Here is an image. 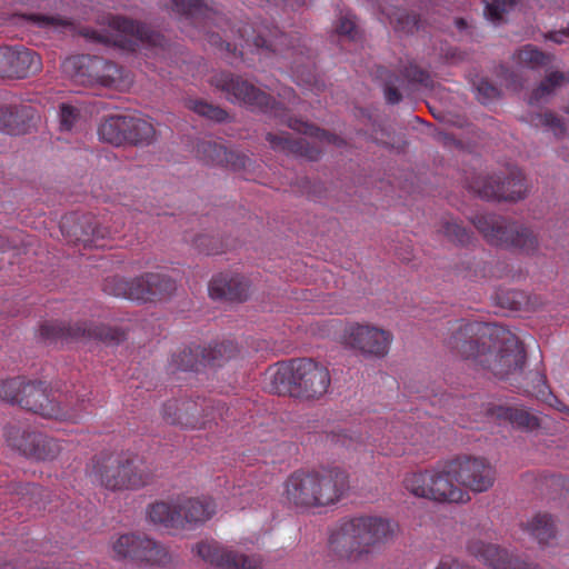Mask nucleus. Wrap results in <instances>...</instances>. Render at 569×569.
Returning <instances> with one entry per match:
<instances>
[{
	"mask_svg": "<svg viewBox=\"0 0 569 569\" xmlns=\"http://www.w3.org/2000/svg\"><path fill=\"white\" fill-rule=\"evenodd\" d=\"M478 91L487 99H493L499 96V89L486 80L480 81Z\"/></svg>",
	"mask_w": 569,
	"mask_h": 569,
	"instance_id": "774afa93",
	"label": "nucleus"
},
{
	"mask_svg": "<svg viewBox=\"0 0 569 569\" xmlns=\"http://www.w3.org/2000/svg\"><path fill=\"white\" fill-rule=\"evenodd\" d=\"M287 124L292 130H296L310 137L319 138L321 140H327L328 142H332L336 139L335 134L329 133L328 131L320 129L315 124L303 122L299 119L289 118Z\"/></svg>",
	"mask_w": 569,
	"mask_h": 569,
	"instance_id": "3c124183",
	"label": "nucleus"
},
{
	"mask_svg": "<svg viewBox=\"0 0 569 569\" xmlns=\"http://www.w3.org/2000/svg\"><path fill=\"white\" fill-rule=\"evenodd\" d=\"M475 228L495 247L518 251L528 256L538 252V234L529 227L502 216L488 213L471 218Z\"/></svg>",
	"mask_w": 569,
	"mask_h": 569,
	"instance_id": "20e7f679",
	"label": "nucleus"
},
{
	"mask_svg": "<svg viewBox=\"0 0 569 569\" xmlns=\"http://www.w3.org/2000/svg\"><path fill=\"white\" fill-rule=\"evenodd\" d=\"M176 362L183 371H199L200 367H206L204 349L199 346L186 348L177 356Z\"/></svg>",
	"mask_w": 569,
	"mask_h": 569,
	"instance_id": "c03bdc74",
	"label": "nucleus"
},
{
	"mask_svg": "<svg viewBox=\"0 0 569 569\" xmlns=\"http://www.w3.org/2000/svg\"><path fill=\"white\" fill-rule=\"evenodd\" d=\"M197 552L204 561L222 569H238V553L227 550L217 543L201 542Z\"/></svg>",
	"mask_w": 569,
	"mask_h": 569,
	"instance_id": "7c9ffc66",
	"label": "nucleus"
},
{
	"mask_svg": "<svg viewBox=\"0 0 569 569\" xmlns=\"http://www.w3.org/2000/svg\"><path fill=\"white\" fill-rule=\"evenodd\" d=\"M8 64L7 78L11 79H23L41 69L38 53L24 47H9Z\"/></svg>",
	"mask_w": 569,
	"mask_h": 569,
	"instance_id": "393cba45",
	"label": "nucleus"
},
{
	"mask_svg": "<svg viewBox=\"0 0 569 569\" xmlns=\"http://www.w3.org/2000/svg\"><path fill=\"white\" fill-rule=\"evenodd\" d=\"M349 489L348 473L340 468L322 472H293L286 481V498L296 507H319L337 502Z\"/></svg>",
	"mask_w": 569,
	"mask_h": 569,
	"instance_id": "7ed1b4c3",
	"label": "nucleus"
},
{
	"mask_svg": "<svg viewBox=\"0 0 569 569\" xmlns=\"http://www.w3.org/2000/svg\"><path fill=\"white\" fill-rule=\"evenodd\" d=\"M94 476L109 490L136 489L148 483V477L123 452L101 451L92 458Z\"/></svg>",
	"mask_w": 569,
	"mask_h": 569,
	"instance_id": "423d86ee",
	"label": "nucleus"
},
{
	"mask_svg": "<svg viewBox=\"0 0 569 569\" xmlns=\"http://www.w3.org/2000/svg\"><path fill=\"white\" fill-rule=\"evenodd\" d=\"M397 528V523L380 517H357L341 525L331 536L330 546L340 558L358 560L391 541Z\"/></svg>",
	"mask_w": 569,
	"mask_h": 569,
	"instance_id": "f03ea898",
	"label": "nucleus"
},
{
	"mask_svg": "<svg viewBox=\"0 0 569 569\" xmlns=\"http://www.w3.org/2000/svg\"><path fill=\"white\" fill-rule=\"evenodd\" d=\"M172 10L186 16H197L203 12L207 6L202 0H171Z\"/></svg>",
	"mask_w": 569,
	"mask_h": 569,
	"instance_id": "13d9d810",
	"label": "nucleus"
},
{
	"mask_svg": "<svg viewBox=\"0 0 569 569\" xmlns=\"http://www.w3.org/2000/svg\"><path fill=\"white\" fill-rule=\"evenodd\" d=\"M216 86L233 96L236 100L243 101L263 112L274 111V114L278 116V110L283 109L282 104L271 96L232 73H220L216 79Z\"/></svg>",
	"mask_w": 569,
	"mask_h": 569,
	"instance_id": "2eb2a0df",
	"label": "nucleus"
},
{
	"mask_svg": "<svg viewBox=\"0 0 569 569\" xmlns=\"http://www.w3.org/2000/svg\"><path fill=\"white\" fill-rule=\"evenodd\" d=\"M61 229L67 232L71 241L82 242L84 247L104 246L101 241L107 236V229L101 228L97 219L90 214L66 218L61 223Z\"/></svg>",
	"mask_w": 569,
	"mask_h": 569,
	"instance_id": "4be33fe9",
	"label": "nucleus"
},
{
	"mask_svg": "<svg viewBox=\"0 0 569 569\" xmlns=\"http://www.w3.org/2000/svg\"><path fill=\"white\" fill-rule=\"evenodd\" d=\"M497 305L502 309L519 311L528 303L527 296L520 290H500L496 293Z\"/></svg>",
	"mask_w": 569,
	"mask_h": 569,
	"instance_id": "de8ad7c7",
	"label": "nucleus"
},
{
	"mask_svg": "<svg viewBox=\"0 0 569 569\" xmlns=\"http://www.w3.org/2000/svg\"><path fill=\"white\" fill-rule=\"evenodd\" d=\"M336 31L340 36H347L350 39H355L357 36L356 22L348 16L340 17Z\"/></svg>",
	"mask_w": 569,
	"mask_h": 569,
	"instance_id": "0e129e2a",
	"label": "nucleus"
},
{
	"mask_svg": "<svg viewBox=\"0 0 569 569\" xmlns=\"http://www.w3.org/2000/svg\"><path fill=\"white\" fill-rule=\"evenodd\" d=\"M330 382L326 367L310 358H298L278 363L270 375L269 389L279 396L317 400L327 393Z\"/></svg>",
	"mask_w": 569,
	"mask_h": 569,
	"instance_id": "f257e3e1",
	"label": "nucleus"
},
{
	"mask_svg": "<svg viewBox=\"0 0 569 569\" xmlns=\"http://www.w3.org/2000/svg\"><path fill=\"white\" fill-rule=\"evenodd\" d=\"M133 279L127 280L119 276L107 277L102 283L104 293L114 297H122L126 299L134 300L133 296Z\"/></svg>",
	"mask_w": 569,
	"mask_h": 569,
	"instance_id": "a18cd8bd",
	"label": "nucleus"
},
{
	"mask_svg": "<svg viewBox=\"0 0 569 569\" xmlns=\"http://www.w3.org/2000/svg\"><path fill=\"white\" fill-rule=\"evenodd\" d=\"M24 377H14L0 381V399L11 405H18Z\"/></svg>",
	"mask_w": 569,
	"mask_h": 569,
	"instance_id": "603ef678",
	"label": "nucleus"
},
{
	"mask_svg": "<svg viewBox=\"0 0 569 569\" xmlns=\"http://www.w3.org/2000/svg\"><path fill=\"white\" fill-rule=\"evenodd\" d=\"M383 77V93L387 103L397 104L402 100V93L398 89L397 84L401 82V78L390 71L385 70L381 73Z\"/></svg>",
	"mask_w": 569,
	"mask_h": 569,
	"instance_id": "864d4df0",
	"label": "nucleus"
},
{
	"mask_svg": "<svg viewBox=\"0 0 569 569\" xmlns=\"http://www.w3.org/2000/svg\"><path fill=\"white\" fill-rule=\"evenodd\" d=\"M133 296L136 301L157 302L171 298L176 290V281L168 274L146 272L133 278Z\"/></svg>",
	"mask_w": 569,
	"mask_h": 569,
	"instance_id": "aec40b11",
	"label": "nucleus"
},
{
	"mask_svg": "<svg viewBox=\"0 0 569 569\" xmlns=\"http://www.w3.org/2000/svg\"><path fill=\"white\" fill-rule=\"evenodd\" d=\"M448 472V461L437 471H423L406 477L403 483L412 495L436 502H463L467 493Z\"/></svg>",
	"mask_w": 569,
	"mask_h": 569,
	"instance_id": "6e6552de",
	"label": "nucleus"
},
{
	"mask_svg": "<svg viewBox=\"0 0 569 569\" xmlns=\"http://www.w3.org/2000/svg\"><path fill=\"white\" fill-rule=\"evenodd\" d=\"M467 551L478 561L492 569H540L537 565L526 562L518 557L509 555L506 549L480 539L469 540Z\"/></svg>",
	"mask_w": 569,
	"mask_h": 569,
	"instance_id": "6ab92c4d",
	"label": "nucleus"
},
{
	"mask_svg": "<svg viewBox=\"0 0 569 569\" xmlns=\"http://www.w3.org/2000/svg\"><path fill=\"white\" fill-rule=\"evenodd\" d=\"M179 505L181 510L182 528L187 523H198L208 520L214 513L212 501H201L198 499H184Z\"/></svg>",
	"mask_w": 569,
	"mask_h": 569,
	"instance_id": "f704fd0d",
	"label": "nucleus"
},
{
	"mask_svg": "<svg viewBox=\"0 0 569 569\" xmlns=\"http://www.w3.org/2000/svg\"><path fill=\"white\" fill-rule=\"evenodd\" d=\"M372 130L376 133H380L382 137H386L387 140L375 138L372 141L378 146L385 147L390 150H396L397 153H402L406 151L408 147V141L403 138H399L397 140L393 139L390 130L380 122H372Z\"/></svg>",
	"mask_w": 569,
	"mask_h": 569,
	"instance_id": "09e8293b",
	"label": "nucleus"
},
{
	"mask_svg": "<svg viewBox=\"0 0 569 569\" xmlns=\"http://www.w3.org/2000/svg\"><path fill=\"white\" fill-rule=\"evenodd\" d=\"M237 565L238 569H259L261 567L258 558L240 553H238Z\"/></svg>",
	"mask_w": 569,
	"mask_h": 569,
	"instance_id": "69168bd1",
	"label": "nucleus"
},
{
	"mask_svg": "<svg viewBox=\"0 0 569 569\" xmlns=\"http://www.w3.org/2000/svg\"><path fill=\"white\" fill-rule=\"evenodd\" d=\"M493 413L499 419L508 420L518 428L532 430L539 426V419L529 411L511 406H497Z\"/></svg>",
	"mask_w": 569,
	"mask_h": 569,
	"instance_id": "58836bf2",
	"label": "nucleus"
},
{
	"mask_svg": "<svg viewBox=\"0 0 569 569\" xmlns=\"http://www.w3.org/2000/svg\"><path fill=\"white\" fill-rule=\"evenodd\" d=\"M515 57L520 64L530 69L548 67L555 59L552 54L546 53L532 44H526L518 49Z\"/></svg>",
	"mask_w": 569,
	"mask_h": 569,
	"instance_id": "79ce46f5",
	"label": "nucleus"
},
{
	"mask_svg": "<svg viewBox=\"0 0 569 569\" xmlns=\"http://www.w3.org/2000/svg\"><path fill=\"white\" fill-rule=\"evenodd\" d=\"M8 439L23 456L36 460H52L60 452L59 442L39 431H20L11 428Z\"/></svg>",
	"mask_w": 569,
	"mask_h": 569,
	"instance_id": "f3484780",
	"label": "nucleus"
},
{
	"mask_svg": "<svg viewBox=\"0 0 569 569\" xmlns=\"http://www.w3.org/2000/svg\"><path fill=\"white\" fill-rule=\"evenodd\" d=\"M60 128L70 131L79 118V110L70 104H61L60 107Z\"/></svg>",
	"mask_w": 569,
	"mask_h": 569,
	"instance_id": "680f3d73",
	"label": "nucleus"
},
{
	"mask_svg": "<svg viewBox=\"0 0 569 569\" xmlns=\"http://www.w3.org/2000/svg\"><path fill=\"white\" fill-rule=\"evenodd\" d=\"M439 232L457 247H468L476 241L473 232L456 219H443Z\"/></svg>",
	"mask_w": 569,
	"mask_h": 569,
	"instance_id": "e433bc0d",
	"label": "nucleus"
},
{
	"mask_svg": "<svg viewBox=\"0 0 569 569\" xmlns=\"http://www.w3.org/2000/svg\"><path fill=\"white\" fill-rule=\"evenodd\" d=\"M253 44L271 53H282L289 48V37L278 27H263L253 38Z\"/></svg>",
	"mask_w": 569,
	"mask_h": 569,
	"instance_id": "473e14b6",
	"label": "nucleus"
},
{
	"mask_svg": "<svg viewBox=\"0 0 569 569\" xmlns=\"http://www.w3.org/2000/svg\"><path fill=\"white\" fill-rule=\"evenodd\" d=\"M190 110L214 122H223L228 113L222 108L208 103L204 100L190 99L187 102Z\"/></svg>",
	"mask_w": 569,
	"mask_h": 569,
	"instance_id": "49530a36",
	"label": "nucleus"
},
{
	"mask_svg": "<svg viewBox=\"0 0 569 569\" xmlns=\"http://www.w3.org/2000/svg\"><path fill=\"white\" fill-rule=\"evenodd\" d=\"M148 516L153 523L166 528H182L181 510L179 505L158 501L150 506Z\"/></svg>",
	"mask_w": 569,
	"mask_h": 569,
	"instance_id": "c9c22d12",
	"label": "nucleus"
},
{
	"mask_svg": "<svg viewBox=\"0 0 569 569\" xmlns=\"http://www.w3.org/2000/svg\"><path fill=\"white\" fill-rule=\"evenodd\" d=\"M485 16L493 23L507 21V16L512 12L521 0H483Z\"/></svg>",
	"mask_w": 569,
	"mask_h": 569,
	"instance_id": "37998d69",
	"label": "nucleus"
},
{
	"mask_svg": "<svg viewBox=\"0 0 569 569\" xmlns=\"http://www.w3.org/2000/svg\"><path fill=\"white\" fill-rule=\"evenodd\" d=\"M327 193V188L321 181H312L310 188L306 190V196L313 200L322 199Z\"/></svg>",
	"mask_w": 569,
	"mask_h": 569,
	"instance_id": "338daca9",
	"label": "nucleus"
},
{
	"mask_svg": "<svg viewBox=\"0 0 569 569\" xmlns=\"http://www.w3.org/2000/svg\"><path fill=\"white\" fill-rule=\"evenodd\" d=\"M194 248L204 254H218L223 251V242L216 236L201 233L192 239Z\"/></svg>",
	"mask_w": 569,
	"mask_h": 569,
	"instance_id": "8fccbe9b",
	"label": "nucleus"
},
{
	"mask_svg": "<svg viewBox=\"0 0 569 569\" xmlns=\"http://www.w3.org/2000/svg\"><path fill=\"white\" fill-rule=\"evenodd\" d=\"M388 19L392 30L399 36H413L427 26V21L418 12L405 8H396L388 14Z\"/></svg>",
	"mask_w": 569,
	"mask_h": 569,
	"instance_id": "c85d7f7f",
	"label": "nucleus"
},
{
	"mask_svg": "<svg viewBox=\"0 0 569 569\" xmlns=\"http://www.w3.org/2000/svg\"><path fill=\"white\" fill-rule=\"evenodd\" d=\"M116 27L119 31L132 37V39L129 40L131 47L137 46L138 41L146 42L153 47H161L166 41L160 32L152 30L144 23L131 19L118 18L116 20Z\"/></svg>",
	"mask_w": 569,
	"mask_h": 569,
	"instance_id": "bb28decb",
	"label": "nucleus"
},
{
	"mask_svg": "<svg viewBox=\"0 0 569 569\" xmlns=\"http://www.w3.org/2000/svg\"><path fill=\"white\" fill-rule=\"evenodd\" d=\"M23 19L28 22H32L39 28H57L66 24V22L59 17L46 16L40 13L23 14Z\"/></svg>",
	"mask_w": 569,
	"mask_h": 569,
	"instance_id": "052dcab7",
	"label": "nucleus"
},
{
	"mask_svg": "<svg viewBox=\"0 0 569 569\" xmlns=\"http://www.w3.org/2000/svg\"><path fill=\"white\" fill-rule=\"evenodd\" d=\"M502 183L507 192L519 190V193L515 194L516 197L512 200H508L509 202H516L526 197L525 179L520 171H511L509 174L502 176Z\"/></svg>",
	"mask_w": 569,
	"mask_h": 569,
	"instance_id": "6e6d98bb",
	"label": "nucleus"
},
{
	"mask_svg": "<svg viewBox=\"0 0 569 569\" xmlns=\"http://www.w3.org/2000/svg\"><path fill=\"white\" fill-rule=\"evenodd\" d=\"M526 483H533V491L541 495H553L558 491L566 489L569 491V480L560 475H540L526 473L523 476Z\"/></svg>",
	"mask_w": 569,
	"mask_h": 569,
	"instance_id": "4c0bfd02",
	"label": "nucleus"
},
{
	"mask_svg": "<svg viewBox=\"0 0 569 569\" xmlns=\"http://www.w3.org/2000/svg\"><path fill=\"white\" fill-rule=\"evenodd\" d=\"M98 133L101 140L114 146H149L154 139V128L150 122L127 114L108 117L99 126Z\"/></svg>",
	"mask_w": 569,
	"mask_h": 569,
	"instance_id": "9d476101",
	"label": "nucleus"
},
{
	"mask_svg": "<svg viewBox=\"0 0 569 569\" xmlns=\"http://www.w3.org/2000/svg\"><path fill=\"white\" fill-rule=\"evenodd\" d=\"M193 152L196 158L207 164H220L226 159L227 148L210 139H197Z\"/></svg>",
	"mask_w": 569,
	"mask_h": 569,
	"instance_id": "a19ab883",
	"label": "nucleus"
},
{
	"mask_svg": "<svg viewBox=\"0 0 569 569\" xmlns=\"http://www.w3.org/2000/svg\"><path fill=\"white\" fill-rule=\"evenodd\" d=\"M510 383L518 390L537 398L545 397L548 392L546 377L539 369L526 372L525 368H521L520 375L512 377Z\"/></svg>",
	"mask_w": 569,
	"mask_h": 569,
	"instance_id": "c756f323",
	"label": "nucleus"
},
{
	"mask_svg": "<svg viewBox=\"0 0 569 569\" xmlns=\"http://www.w3.org/2000/svg\"><path fill=\"white\" fill-rule=\"evenodd\" d=\"M114 551L133 560L148 563H163L167 559L166 549L144 535L127 533L118 538Z\"/></svg>",
	"mask_w": 569,
	"mask_h": 569,
	"instance_id": "a211bd4d",
	"label": "nucleus"
},
{
	"mask_svg": "<svg viewBox=\"0 0 569 569\" xmlns=\"http://www.w3.org/2000/svg\"><path fill=\"white\" fill-rule=\"evenodd\" d=\"M34 117L36 109L28 104L0 106V131L9 134H24Z\"/></svg>",
	"mask_w": 569,
	"mask_h": 569,
	"instance_id": "b1692460",
	"label": "nucleus"
},
{
	"mask_svg": "<svg viewBox=\"0 0 569 569\" xmlns=\"http://www.w3.org/2000/svg\"><path fill=\"white\" fill-rule=\"evenodd\" d=\"M209 406L204 400L171 399L163 405L162 417L164 421L183 429H201L208 422Z\"/></svg>",
	"mask_w": 569,
	"mask_h": 569,
	"instance_id": "dca6fc26",
	"label": "nucleus"
},
{
	"mask_svg": "<svg viewBox=\"0 0 569 569\" xmlns=\"http://www.w3.org/2000/svg\"><path fill=\"white\" fill-rule=\"evenodd\" d=\"M392 341V335L383 329L352 323L345 329V345L367 358H383Z\"/></svg>",
	"mask_w": 569,
	"mask_h": 569,
	"instance_id": "ddd939ff",
	"label": "nucleus"
},
{
	"mask_svg": "<svg viewBox=\"0 0 569 569\" xmlns=\"http://www.w3.org/2000/svg\"><path fill=\"white\" fill-rule=\"evenodd\" d=\"M401 76L406 78L409 82L420 83L425 87H428L431 82L429 73L413 63H408L399 69Z\"/></svg>",
	"mask_w": 569,
	"mask_h": 569,
	"instance_id": "4d7b16f0",
	"label": "nucleus"
},
{
	"mask_svg": "<svg viewBox=\"0 0 569 569\" xmlns=\"http://www.w3.org/2000/svg\"><path fill=\"white\" fill-rule=\"evenodd\" d=\"M448 472L460 488L465 487L473 492L489 490L496 480V469L481 457H457L448 461Z\"/></svg>",
	"mask_w": 569,
	"mask_h": 569,
	"instance_id": "f8f14e48",
	"label": "nucleus"
},
{
	"mask_svg": "<svg viewBox=\"0 0 569 569\" xmlns=\"http://www.w3.org/2000/svg\"><path fill=\"white\" fill-rule=\"evenodd\" d=\"M18 406L46 418L58 417L60 409L51 399L50 390L43 381L23 379Z\"/></svg>",
	"mask_w": 569,
	"mask_h": 569,
	"instance_id": "412c9836",
	"label": "nucleus"
},
{
	"mask_svg": "<svg viewBox=\"0 0 569 569\" xmlns=\"http://www.w3.org/2000/svg\"><path fill=\"white\" fill-rule=\"evenodd\" d=\"M266 140L274 151L290 152L306 157L311 161H317L321 153V151L317 147L312 146L307 139H292L287 132H282L280 134L268 132L266 134Z\"/></svg>",
	"mask_w": 569,
	"mask_h": 569,
	"instance_id": "a878e982",
	"label": "nucleus"
},
{
	"mask_svg": "<svg viewBox=\"0 0 569 569\" xmlns=\"http://www.w3.org/2000/svg\"><path fill=\"white\" fill-rule=\"evenodd\" d=\"M40 335L50 341H90L99 340L108 346H118L127 339V332L117 327L106 325H87L51 321L40 327Z\"/></svg>",
	"mask_w": 569,
	"mask_h": 569,
	"instance_id": "1a4fd4ad",
	"label": "nucleus"
},
{
	"mask_svg": "<svg viewBox=\"0 0 569 569\" xmlns=\"http://www.w3.org/2000/svg\"><path fill=\"white\" fill-rule=\"evenodd\" d=\"M523 529L533 537L540 545H547L557 535V528L551 515L539 512L526 523Z\"/></svg>",
	"mask_w": 569,
	"mask_h": 569,
	"instance_id": "72a5a7b5",
	"label": "nucleus"
},
{
	"mask_svg": "<svg viewBox=\"0 0 569 569\" xmlns=\"http://www.w3.org/2000/svg\"><path fill=\"white\" fill-rule=\"evenodd\" d=\"M495 327L465 319L448 321L447 331L442 333V342L453 353L477 365L480 353L489 348L490 338L496 336Z\"/></svg>",
	"mask_w": 569,
	"mask_h": 569,
	"instance_id": "0eeeda50",
	"label": "nucleus"
},
{
	"mask_svg": "<svg viewBox=\"0 0 569 569\" xmlns=\"http://www.w3.org/2000/svg\"><path fill=\"white\" fill-rule=\"evenodd\" d=\"M531 122L535 126H543L553 131L555 136L560 137L565 132L562 120L553 112L546 111L542 113H535L531 116Z\"/></svg>",
	"mask_w": 569,
	"mask_h": 569,
	"instance_id": "5fc2aeb1",
	"label": "nucleus"
},
{
	"mask_svg": "<svg viewBox=\"0 0 569 569\" xmlns=\"http://www.w3.org/2000/svg\"><path fill=\"white\" fill-rule=\"evenodd\" d=\"M207 42L226 53V57L241 58L242 52L237 50L236 46H232L230 42L224 41L219 33L209 32L207 33Z\"/></svg>",
	"mask_w": 569,
	"mask_h": 569,
	"instance_id": "bf43d9fd",
	"label": "nucleus"
},
{
	"mask_svg": "<svg viewBox=\"0 0 569 569\" xmlns=\"http://www.w3.org/2000/svg\"><path fill=\"white\" fill-rule=\"evenodd\" d=\"M489 348L480 353L477 366L501 380L511 381L525 368L527 353L516 335L502 327H495Z\"/></svg>",
	"mask_w": 569,
	"mask_h": 569,
	"instance_id": "39448f33",
	"label": "nucleus"
},
{
	"mask_svg": "<svg viewBox=\"0 0 569 569\" xmlns=\"http://www.w3.org/2000/svg\"><path fill=\"white\" fill-rule=\"evenodd\" d=\"M569 83V76L561 71H552L532 90L528 102L532 106L545 103L559 88Z\"/></svg>",
	"mask_w": 569,
	"mask_h": 569,
	"instance_id": "2f4dec72",
	"label": "nucleus"
},
{
	"mask_svg": "<svg viewBox=\"0 0 569 569\" xmlns=\"http://www.w3.org/2000/svg\"><path fill=\"white\" fill-rule=\"evenodd\" d=\"M250 282L240 274H220L213 278L209 284V293L213 299H222L231 302H242L249 297Z\"/></svg>",
	"mask_w": 569,
	"mask_h": 569,
	"instance_id": "5701e85b",
	"label": "nucleus"
},
{
	"mask_svg": "<svg viewBox=\"0 0 569 569\" xmlns=\"http://www.w3.org/2000/svg\"><path fill=\"white\" fill-rule=\"evenodd\" d=\"M204 349V363L210 367H221L239 355L237 343L231 340L221 341Z\"/></svg>",
	"mask_w": 569,
	"mask_h": 569,
	"instance_id": "ea45409f",
	"label": "nucleus"
},
{
	"mask_svg": "<svg viewBox=\"0 0 569 569\" xmlns=\"http://www.w3.org/2000/svg\"><path fill=\"white\" fill-rule=\"evenodd\" d=\"M247 160L248 158L244 154L227 149L226 159H222V163H220V166H227L233 170H240L246 167Z\"/></svg>",
	"mask_w": 569,
	"mask_h": 569,
	"instance_id": "e2e57ef3",
	"label": "nucleus"
},
{
	"mask_svg": "<svg viewBox=\"0 0 569 569\" xmlns=\"http://www.w3.org/2000/svg\"><path fill=\"white\" fill-rule=\"evenodd\" d=\"M472 189L478 197L487 201L512 200L516 197L515 194L519 193V190L507 192L503 189L501 174L479 177L473 181Z\"/></svg>",
	"mask_w": 569,
	"mask_h": 569,
	"instance_id": "cd10ccee",
	"label": "nucleus"
},
{
	"mask_svg": "<svg viewBox=\"0 0 569 569\" xmlns=\"http://www.w3.org/2000/svg\"><path fill=\"white\" fill-rule=\"evenodd\" d=\"M216 86L233 96L236 100L243 101L263 112L274 111V114L278 116V110L283 109L282 104L271 96L232 73H220L216 79Z\"/></svg>",
	"mask_w": 569,
	"mask_h": 569,
	"instance_id": "4468645a",
	"label": "nucleus"
},
{
	"mask_svg": "<svg viewBox=\"0 0 569 569\" xmlns=\"http://www.w3.org/2000/svg\"><path fill=\"white\" fill-rule=\"evenodd\" d=\"M64 71L79 81L113 87L121 79L120 67L113 61L98 56H77L63 63Z\"/></svg>",
	"mask_w": 569,
	"mask_h": 569,
	"instance_id": "9b49d317",
	"label": "nucleus"
}]
</instances>
